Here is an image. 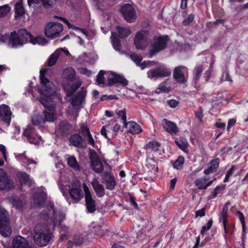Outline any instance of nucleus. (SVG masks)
I'll return each instance as SVG.
<instances>
[{"mask_svg":"<svg viewBox=\"0 0 248 248\" xmlns=\"http://www.w3.org/2000/svg\"><path fill=\"white\" fill-rule=\"evenodd\" d=\"M80 133L85 138L88 140L89 144L93 146H94V140L92 136L89 128L88 126L82 125L80 127Z\"/></svg>","mask_w":248,"mask_h":248,"instance_id":"cd10ccee","label":"nucleus"},{"mask_svg":"<svg viewBox=\"0 0 248 248\" xmlns=\"http://www.w3.org/2000/svg\"><path fill=\"white\" fill-rule=\"evenodd\" d=\"M52 210H49V214L53 213V217L51 218L53 227L59 225V223L64 218L65 215L60 211L54 210L53 205L51 206Z\"/></svg>","mask_w":248,"mask_h":248,"instance_id":"a211bd4d","label":"nucleus"},{"mask_svg":"<svg viewBox=\"0 0 248 248\" xmlns=\"http://www.w3.org/2000/svg\"><path fill=\"white\" fill-rule=\"evenodd\" d=\"M171 72L164 66H161L157 69L149 70L147 72V77L149 78H158L170 76Z\"/></svg>","mask_w":248,"mask_h":248,"instance_id":"ddd939ff","label":"nucleus"},{"mask_svg":"<svg viewBox=\"0 0 248 248\" xmlns=\"http://www.w3.org/2000/svg\"><path fill=\"white\" fill-rule=\"evenodd\" d=\"M0 233L4 237H8L11 233L8 213L2 208H0Z\"/></svg>","mask_w":248,"mask_h":248,"instance_id":"0eeeda50","label":"nucleus"},{"mask_svg":"<svg viewBox=\"0 0 248 248\" xmlns=\"http://www.w3.org/2000/svg\"><path fill=\"white\" fill-rule=\"evenodd\" d=\"M105 72L103 70H101L96 78V81L99 84H104V75Z\"/></svg>","mask_w":248,"mask_h":248,"instance_id":"603ef678","label":"nucleus"},{"mask_svg":"<svg viewBox=\"0 0 248 248\" xmlns=\"http://www.w3.org/2000/svg\"><path fill=\"white\" fill-rule=\"evenodd\" d=\"M67 164L75 170H80V166L74 156H69L67 158Z\"/></svg>","mask_w":248,"mask_h":248,"instance_id":"2f4dec72","label":"nucleus"},{"mask_svg":"<svg viewBox=\"0 0 248 248\" xmlns=\"http://www.w3.org/2000/svg\"><path fill=\"white\" fill-rule=\"evenodd\" d=\"M231 204L230 202H227L225 204L221 212V213L219 215V220H222V223L223 225V227L226 231V225H227V217H228V210L229 206Z\"/></svg>","mask_w":248,"mask_h":248,"instance_id":"a878e982","label":"nucleus"},{"mask_svg":"<svg viewBox=\"0 0 248 248\" xmlns=\"http://www.w3.org/2000/svg\"><path fill=\"white\" fill-rule=\"evenodd\" d=\"M167 104L170 108H174L178 105L179 102L174 99H171L167 101Z\"/></svg>","mask_w":248,"mask_h":248,"instance_id":"bf43d9fd","label":"nucleus"},{"mask_svg":"<svg viewBox=\"0 0 248 248\" xmlns=\"http://www.w3.org/2000/svg\"><path fill=\"white\" fill-rule=\"evenodd\" d=\"M148 31L142 30L138 32L134 38L136 47L139 49H145L148 43Z\"/></svg>","mask_w":248,"mask_h":248,"instance_id":"9d476101","label":"nucleus"},{"mask_svg":"<svg viewBox=\"0 0 248 248\" xmlns=\"http://www.w3.org/2000/svg\"><path fill=\"white\" fill-rule=\"evenodd\" d=\"M34 133V129L31 126H29L24 130L23 135L27 138V140L31 136L33 135Z\"/></svg>","mask_w":248,"mask_h":248,"instance_id":"09e8293b","label":"nucleus"},{"mask_svg":"<svg viewBox=\"0 0 248 248\" xmlns=\"http://www.w3.org/2000/svg\"><path fill=\"white\" fill-rule=\"evenodd\" d=\"M12 112L9 107L5 105L0 106V120L7 125L10 124Z\"/></svg>","mask_w":248,"mask_h":248,"instance_id":"2eb2a0df","label":"nucleus"},{"mask_svg":"<svg viewBox=\"0 0 248 248\" xmlns=\"http://www.w3.org/2000/svg\"><path fill=\"white\" fill-rule=\"evenodd\" d=\"M195 114L196 117L199 120V121L202 123V117H203V114H202V109L201 108H199V110L198 111L195 112Z\"/></svg>","mask_w":248,"mask_h":248,"instance_id":"052dcab7","label":"nucleus"},{"mask_svg":"<svg viewBox=\"0 0 248 248\" xmlns=\"http://www.w3.org/2000/svg\"><path fill=\"white\" fill-rule=\"evenodd\" d=\"M20 159L24 163H26L27 164H34L35 165L36 164V162L31 159L28 158L27 156H26L24 154H22L20 155Z\"/></svg>","mask_w":248,"mask_h":248,"instance_id":"de8ad7c7","label":"nucleus"},{"mask_svg":"<svg viewBox=\"0 0 248 248\" xmlns=\"http://www.w3.org/2000/svg\"><path fill=\"white\" fill-rule=\"evenodd\" d=\"M33 238L35 242L38 246L46 245L50 239V232L48 225L37 224L34 229Z\"/></svg>","mask_w":248,"mask_h":248,"instance_id":"7ed1b4c3","label":"nucleus"},{"mask_svg":"<svg viewBox=\"0 0 248 248\" xmlns=\"http://www.w3.org/2000/svg\"><path fill=\"white\" fill-rule=\"evenodd\" d=\"M63 25L59 22H50L45 27V35L50 38L58 37L63 31Z\"/></svg>","mask_w":248,"mask_h":248,"instance_id":"6e6552de","label":"nucleus"},{"mask_svg":"<svg viewBox=\"0 0 248 248\" xmlns=\"http://www.w3.org/2000/svg\"><path fill=\"white\" fill-rule=\"evenodd\" d=\"M95 231L96 232V234L98 236L103 235V230L100 225H97L94 227Z\"/></svg>","mask_w":248,"mask_h":248,"instance_id":"774afa93","label":"nucleus"},{"mask_svg":"<svg viewBox=\"0 0 248 248\" xmlns=\"http://www.w3.org/2000/svg\"><path fill=\"white\" fill-rule=\"evenodd\" d=\"M78 70L81 74H84L88 76L91 74V72L86 68L81 67L79 68Z\"/></svg>","mask_w":248,"mask_h":248,"instance_id":"338daca9","label":"nucleus"},{"mask_svg":"<svg viewBox=\"0 0 248 248\" xmlns=\"http://www.w3.org/2000/svg\"><path fill=\"white\" fill-rule=\"evenodd\" d=\"M40 79L43 86L41 93L43 95L40 98V102L48 111L54 109L51 95L54 93V84L47 79L42 71H40Z\"/></svg>","mask_w":248,"mask_h":248,"instance_id":"f03ea898","label":"nucleus"},{"mask_svg":"<svg viewBox=\"0 0 248 248\" xmlns=\"http://www.w3.org/2000/svg\"><path fill=\"white\" fill-rule=\"evenodd\" d=\"M124 125L128 129V132L132 134H138L142 131L140 125L133 121L127 122Z\"/></svg>","mask_w":248,"mask_h":248,"instance_id":"4be33fe9","label":"nucleus"},{"mask_svg":"<svg viewBox=\"0 0 248 248\" xmlns=\"http://www.w3.org/2000/svg\"><path fill=\"white\" fill-rule=\"evenodd\" d=\"M41 140V137H34L33 135L31 136L29 138L28 140L31 143H33L34 144H38L39 143L40 140Z\"/></svg>","mask_w":248,"mask_h":248,"instance_id":"4d7b16f0","label":"nucleus"},{"mask_svg":"<svg viewBox=\"0 0 248 248\" xmlns=\"http://www.w3.org/2000/svg\"><path fill=\"white\" fill-rule=\"evenodd\" d=\"M160 144L155 141H151L149 142L144 147L146 149H151L154 151L157 152L159 150Z\"/></svg>","mask_w":248,"mask_h":248,"instance_id":"ea45409f","label":"nucleus"},{"mask_svg":"<svg viewBox=\"0 0 248 248\" xmlns=\"http://www.w3.org/2000/svg\"><path fill=\"white\" fill-rule=\"evenodd\" d=\"M130 58L138 65L140 64L142 61V57L141 56L134 53L130 55Z\"/></svg>","mask_w":248,"mask_h":248,"instance_id":"864d4df0","label":"nucleus"},{"mask_svg":"<svg viewBox=\"0 0 248 248\" xmlns=\"http://www.w3.org/2000/svg\"><path fill=\"white\" fill-rule=\"evenodd\" d=\"M10 10L11 8L8 5L0 6V18L5 16Z\"/></svg>","mask_w":248,"mask_h":248,"instance_id":"c03bdc74","label":"nucleus"},{"mask_svg":"<svg viewBox=\"0 0 248 248\" xmlns=\"http://www.w3.org/2000/svg\"><path fill=\"white\" fill-rule=\"evenodd\" d=\"M184 162V158L182 156H179L173 164V167L177 170H180L183 167Z\"/></svg>","mask_w":248,"mask_h":248,"instance_id":"37998d69","label":"nucleus"},{"mask_svg":"<svg viewBox=\"0 0 248 248\" xmlns=\"http://www.w3.org/2000/svg\"><path fill=\"white\" fill-rule=\"evenodd\" d=\"M117 114L118 116L121 117L123 121L124 125L127 123L126 122V111L124 109L120 110L118 112Z\"/></svg>","mask_w":248,"mask_h":248,"instance_id":"13d9d810","label":"nucleus"},{"mask_svg":"<svg viewBox=\"0 0 248 248\" xmlns=\"http://www.w3.org/2000/svg\"><path fill=\"white\" fill-rule=\"evenodd\" d=\"M157 89L162 92L168 93L170 91V87H166L163 85H161L158 87Z\"/></svg>","mask_w":248,"mask_h":248,"instance_id":"69168bd1","label":"nucleus"},{"mask_svg":"<svg viewBox=\"0 0 248 248\" xmlns=\"http://www.w3.org/2000/svg\"><path fill=\"white\" fill-rule=\"evenodd\" d=\"M13 248H30L28 242L25 238L17 236L12 241Z\"/></svg>","mask_w":248,"mask_h":248,"instance_id":"aec40b11","label":"nucleus"},{"mask_svg":"<svg viewBox=\"0 0 248 248\" xmlns=\"http://www.w3.org/2000/svg\"><path fill=\"white\" fill-rule=\"evenodd\" d=\"M209 180V178L205 176L203 178H201L196 179L195 181V184L198 187V188L200 190L206 189V182Z\"/></svg>","mask_w":248,"mask_h":248,"instance_id":"473e14b6","label":"nucleus"},{"mask_svg":"<svg viewBox=\"0 0 248 248\" xmlns=\"http://www.w3.org/2000/svg\"><path fill=\"white\" fill-rule=\"evenodd\" d=\"M69 142L71 145L78 148H81L86 146L85 140L78 134L72 135L69 138Z\"/></svg>","mask_w":248,"mask_h":248,"instance_id":"f3484780","label":"nucleus"},{"mask_svg":"<svg viewBox=\"0 0 248 248\" xmlns=\"http://www.w3.org/2000/svg\"><path fill=\"white\" fill-rule=\"evenodd\" d=\"M62 49H57L49 57L47 61V65L49 66L54 65L62 54Z\"/></svg>","mask_w":248,"mask_h":248,"instance_id":"c85d7f7f","label":"nucleus"},{"mask_svg":"<svg viewBox=\"0 0 248 248\" xmlns=\"http://www.w3.org/2000/svg\"><path fill=\"white\" fill-rule=\"evenodd\" d=\"M235 214L238 216V218H239L241 223L242 224V226L243 227V231L245 230V218L243 216V214L239 211H236L235 212Z\"/></svg>","mask_w":248,"mask_h":248,"instance_id":"6e6d98bb","label":"nucleus"},{"mask_svg":"<svg viewBox=\"0 0 248 248\" xmlns=\"http://www.w3.org/2000/svg\"><path fill=\"white\" fill-rule=\"evenodd\" d=\"M45 120L48 122H53L54 120V109L51 111L44 110V111Z\"/></svg>","mask_w":248,"mask_h":248,"instance_id":"a18cd8bd","label":"nucleus"},{"mask_svg":"<svg viewBox=\"0 0 248 248\" xmlns=\"http://www.w3.org/2000/svg\"><path fill=\"white\" fill-rule=\"evenodd\" d=\"M91 164L93 170L97 173L101 172L104 169L103 165L96 154L92 156Z\"/></svg>","mask_w":248,"mask_h":248,"instance_id":"412c9836","label":"nucleus"},{"mask_svg":"<svg viewBox=\"0 0 248 248\" xmlns=\"http://www.w3.org/2000/svg\"><path fill=\"white\" fill-rule=\"evenodd\" d=\"M17 176L19 179V182L22 185H27L29 187H31L33 182L30 179L29 175L24 172H19L17 174Z\"/></svg>","mask_w":248,"mask_h":248,"instance_id":"393cba45","label":"nucleus"},{"mask_svg":"<svg viewBox=\"0 0 248 248\" xmlns=\"http://www.w3.org/2000/svg\"><path fill=\"white\" fill-rule=\"evenodd\" d=\"M185 68L184 66H179L175 68L173 72V77L179 83H184L186 79L182 70Z\"/></svg>","mask_w":248,"mask_h":248,"instance_id":"b1692460","label":"nucleus"},{"mask_svg":"<svg viewBox=\"0 0 248 248\" xmlns=\"http://www.w3.org/2000/svg\"><path fill=\"white\" fill-rule=\"evenodd\" d=\"M86 94V90L84 88H81L77 94L73 96L71 102V105L74 107L81 105L84 101Z\"/></svg>","mask_w":248,"mask_h":248,"instance_id":"dca6fc26","label":"nucleus"},{"mask_svg":"<svg viewBox=\"0 0 248 248\" xmlns=\"http://www.w3.org/2000/svg\"><path fill=\"white\" fill-rule=\"evenodd\" d=\"M115 78L116 83H120L123 86H126L128 83V81L122 76L116 74Z\"/></svg>","mask_w":248,"mask_h":248,"instance_id":"49530a36","label":"nucleus"},{"mask_svg":"<svg viewBox=\"0 0 248 248\" xmlns=\"http://www.w3.org/2000/svg\"><path fill=\"white\" fill-rule=\"evenodd\" d=\"M111 75L113 76L112 78H110L108 79V84L109 86H112L115 83H116V79L115 78L116 74L111 73Z\"/></svg>","mask_w":248,"mask_h":248,"instance_id":"e2e57ef3","label":"nucleus"},{"mask_svg":"<svg viewBox=\"0 0 248 248\" xmlns=\"http://www.w3.org/2000/svg\"><path fill=\"white\" fill-rule=\"evenodd\" d=\"M64 75L66 78L71 81L76 80V83L74 85L70 87L64 86L63 89L66 93L67 96H71L81 85L82 82L79 79L77 80L76 71L72 67L67 68L64 71Z\"/></svg>","mask_w":248,"mask_h":248,"instance_id":"423d86ee","label":"nucleus"},{"mask_svg":"<svg viewBox=\"0 0 248 248\" xmlns=\"http://www.w3.org/2000/svg\"><path fill=\"white\" fill-rule=\"evenodd\" d=\"M219 162L220 161L218 158L211 160L208 165L207 169L204 170V173L208 175L215 171L218 168Z\"/></svg>","mask_w":248,"mask_h":248,"instance_id":"bb28decb","label":"nucleus"},{"mask_svg":"<svg viewBox=\"0 0 248 248\" xmlns=\"http://www.w3.org/2000/svg\"><path fill=\"white\" fill-rule=\"evenodd\" d=\"M153 63H154V62L144 61L141 63H140L139 65L141 67V69H143L148 66L153 65Z\"/></svg>","mask_w":248,"mask_h":248,"instance_id":"680f3d73","label":"nucleus"},{"mask_svg":"<svg viewBox=\"0 0 248 248\" xmlns=\"http://www.w3.org/2000/svg\"><path fill=\"white\" fill-rule=\"evenodd\" d=\"M14 186L13 182L9 178L7 173L0 169V189H9Z\"/></svg>","mask_w":248,"mask_h":248,"instance_id":"4468645a","label":"nucleus"},{"mask_svg":"<svg viewBox=\"0 0 248 248\" xmlns=\"http://www.w3.org/2000/svg\"><path fill=\"white\" fill-rule=\"evenodd\" d=\"M202 71V67L199 66L196 69L195 80H198L201 77V73Z\"/></svg>","mask_w":248,"mask_h":248,"instance_id":"0e129e2a","label":"nucleus"},{"mask_svg":"<svg viewBox=\"0 0 248 248\" xmlns=\"http://www.w3.org/2000/svg\"><path fill=\"white\" fill-rule=\"evenodd\" d=\"M116 30L121 37H126L131 33V30L128 28H123L121 27L117 26Z\"/></svg>","mask_w":248,"mask_h":248,"instance_id":"a19ab883","label":"nucleus"},{"mask_svg":"<svg viewBox=\"0 0 248 248\" xmlns=\"http://www.w3.org/2000/svg\"><path fill=\"white\" fill-rule=\"evenodd\" d=\"M102 178L106 189L110 190H113L116 185L114 176L110 173L106 172L103 175Z\"/></svg>","mask_w":248,"mask_h":248,"instance_id":"6ab92c4d","label":"nucleus"},{"mask_svg":"<svg viewBox=\"0 0 248 248\" xmlns=\"http://www.w3.org/2000/svg\"><path fill=\"white\" fill-rule=\"evenodd\" d=\"M29 39L30 43L33 45L39 44L44 45L47 43V41L45 38L41 37H34L31 34Z\"/></svg>","mask_w":248,"mask_h":248,"instance_id":"f704fd0d","label":"nucleus"},{"mask_svg":"<svg viewBox=\"0 0 248 248\" xmlns=\"http://www.w3.org/2000/svg\"><path fill=\"white\" fill-rule=\"evenodd\" d=\"M69 194L71 198L76 202L81 199V185L79 181L75 180L69 186Z\"/></svg>","mask_w":248,"mask_h":248,"instance_id":"f8f14e48","label":"nucleus"},{"mask_svg":"<svg viewBox=\"0 0 248 248\" xmlns=\"http://www.w3.org/2000/svg\"><path fill=\"white\" fill-rule=\"evenodd\" d=\"M13 206L17 210L21 211L25 203L18 197H15L12 202Z\"/></svg>","mask_w":248,"mask_h":248,"instance_id":"e433bc0d","label":"nucleus"},{"mask_svg":"<svg viewBox=\"0 0 248 248\" xmlns=\"http://www.w3.org/2000/svg\"><path fill=\"white\" fill-rule=\"evenodd\" d=\"M169 41L168 35L154 37L149 47L150 57L166 49Z\"/></svg>","mask_w":248,"mask_h":248,"instance_id":"20e7f679","label":"nucleus"},{"mask_svg":"<svg viewBox=\"0 0 248 248\" xmlns=\"http://www.w3.org/2000/svg\"><path fill=\"white\" fill-rule=\"evenodd\" d=\"M31 37V33L26 29H22L18 31L12 32L10 34V44L12 47L22 46L26 44Z\"/></svg>","mask_w":248,"mask_h":248,"instance_id":"39448f33","label":"nucleus"},{"mask_svg":"<svg viewBox=\"0 0 248 248\" xmlns=\"http://www.w3.org/2000/svg\"><path fill=\"white\" fill-rule=\"evenodd\" d=\"M43 6L46 9H51L53 7L54 3L50 0H40Z\"/></svg>","mask_w":248,"mask_h":248,"instance_id":"8fccbe9b","label":"nucleus"},{"mask_svg":"<svg viewBox=\"0 0 248 248\" xmlns=\"http://www.w3.org/2000/svg\"><path fill=\"white\" fill-rule=\"evenodd\" d=\"M40 79L43 86L41 93L43 95L40 98V102L48 111L54 109L51 95L54 93V84L47 79L42 71H40Z\"/></svg>","mask_w":248,"mask_h":248,"instance_id":"f257e3e1","label":"nucleus"},{"mask_svg":"<svg viewBox=\"0 0 248 248\" xmlns=\"http://www.w3.org/2000/svg\"><path fill=\"white\" fill-rule=\"evenodd\" d=\"M45 197L46 194L44 192H42L39 194H36L33 196L34 202L36 203L38 206H40L42 203L44 202Z\"/></svg>","mask_w":248,"mask_h":248,"instance_id":"4c0bfd02","label":"nucleus"},{"mask_svg":"<svg viewBox=\"0 0 248 248\" xmlns=\"http://www.w3.org/2000/svg\"><path fill=\"white\" fill-rule=\"evenodd\" d=\"M175 142L181 149L184 151H186L188 146V143L185 138H180L175 140Z\"/></svg>","mask_w":248,"mask_h":248,"instance_id":"79ce46f5","label":"nucleus"},{"mask_svg":"<svg viewBox=\"0 0 248 248\" xmlns=\"http://www.w3.org/2000/svg\"><path fill=\"white\" fill-rule=\"evenodd\" d=\"M163 121L164 122L163 127L167 131L172 133H175L178 131L176 125L174 123L170 122L165 119L163 120Z\"/></svg>","mask_w":248,"mask_h":248,"instance_id":"c756f323","label":"nucleus"},{"mask_svg":"<svg viewBox=\"0 0 248 248\" xmlns=\"http://www.w3.org/2000/svg\"><path fill=\"white\" fill-rule=\"evenodd\" d=\"M44 119L41 115L37 112L34 113L32 117V122L33 124L39 126H42L45 123Z\"/></svg>","mask_w":248,"mask_h":248,"instance_id":"72a5a7b5","label":"nucleus"},{"mask_svg":"<svg viewBox=\"0 0 248 248\" xmlns=\"http://www.w3.org/2000/svg\"><path fill=\"white\" fill-rule=\"evenodd\" d=\"M195 18V16L193 14H190L187 17L182 21V25L183 26H187L189 25L193 22Z\"/></svg>","mask_w":248,"mask_h":248,"instance_id":"3c124183","label":"nucleus"},{"mask_svg":"<svg viewBox=\"0 0 248 248\" xmlns=\"http://www.w3.org/2000/svg\"><path fill=\"white\" fill-rule=\"evenodd\" d=\"M83 190L85 193V199L86 207L89 213H93L96 210V203L87 186L84 184Z\"/></svg>","mask_w":248,"mask_h":248,"instance_id":"9b49d317","label":"nucleus"},{"mask_svg":"<svg viewBox=\"0 0 248 248\" xmlns=\"http://www.w3.org/2000/svg\"><path fill=\"white\" fill-rule=\"evenodd\" d=\"M15 18L17 19L18 17L23 16L25 13V9L23 6L22 1H20L18 3H16L15 6Z\"/></svg>","mask_w":248,"mask_h":248,"instance_id":"7c9ffc66","label":"nucleus"},{"mask_svg":"<svg viewBox=\"0 0 248 248\" xmlns=\"http://www.w3.org/2000/svg\"><path fill=\"white\" fill-rule=\"evenodd\" d=\"M91 184L97 197L100 198L104 196L105 191L102 185L100 184L96 179H93Z\"/></svg>","mask_w":248,"mask_h":248,"instance_id":"5701e85b","label":"nucleus"},{"mask_svg":"<svg viewBox=\"0 0 248 248\" xmlns=\"http://www.w3.org/2000/svg\"><path fill=\"white\" fill-rule=\"evenodd\" d=\"M111 38L113 48L117 51H120V39L117 37L116 33L114 32L112 33Z\"/></svg>","mask_w":248,"mask_h":248,"instance_id":"c9c22d12","label":"nucleus"},{"mask_svg":"<svg viewBox=\"0 0 248 248\" xmlns=\"http://www.w3.org/2000/svg\"><path fill=\"white\" fill-rule=\"evenodd\" d=\"M71 126L66 122H62L60 123L59 125V128L62 132V134L63 135H65L68 134L70 129Z\"/></svg>","mask_w":248,"mask_h":248,"instance_id":"58836bf2","label":"nucleus"},{"mask_svg":"<svg viewBox=\"0 0 248 248\" xmlns=\"http://www.w3.org/2000/svg\"><path fill=\"white\" fill-rule=\"evenodd\" d=\"M120 11L124 19L129 23H134L137 17V14L134 8L129 3L122 5Z\"/></svg>","mask_w":248,"mask_h":248,"instance_id":"1a4fd4ad","label":"nucleus"},{"mask_svg":"<svg viewBox=\"0 0 248 248\" xmlns=\"http://www.w3.org/2000/svg\"><path fill=\"white\" fill-rule=\"evenodd\" d=\"M84 242L83 237L80 235H76L74 238V243L76 246L81 245Z\"/></svg>","mask_w":248,"mask_h":248,"instance_id":"5fc2aeb1","label":"nucleus"}]
</instances>
